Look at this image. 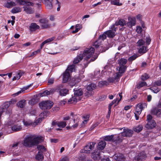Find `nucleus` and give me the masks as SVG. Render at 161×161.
Returning <instances> with one entry per match:
<instances>
[{
    "label": "nucleus",
    "instance_id": "obj_63",
    "mask_svg": "<svg viewBox=\"0 0 161 161\" xmlns=\"http://www.w3.org/2000/svg\"><path fill=\"white\" fill-rule=\"evenodd\" d=\"M54 79L53 78H50L49 79L48 81V83L49 85H51L53 83Z\"/></svg>",
    "mask_w": 161,
    "mask_h": 161
},
{
    "label": "nucleus",
    "instance_id": "obj_59",
    "mask_svg": "<svg viewBox=\"0 0 161 161\" xmlns=\"http://www.w3.org/2000/svg\"><path fill=\"white\" fill-rule=\"evenodd\" d=\"M99 123L97 122L93 124L90 128V130H93L97 126Z\"/></svg>",
    "mask_w": 161,
    "mask_h": 161
},
{
    "label": "nucleus",
    "instance_id": "obj_55",
    "mask_svg": "<svg viewBox=\"0 0 161 161\" xmlns=\"http://www.w3.org/2000/svg\"><path fill=\"white\" fill-rule=\"evenodd\" d=\"M138 56H138L137 54H134L133 56H130L128 58V60L130 61H132L135 59L136 58L138 57Z\"/></svg>",
    "mask_w": 161,
    "mask_h": 161
},
{
    "label": "nucleus",
    "instance_id": "obj_4",
    "mask_svg": "<svg viewBox=\"0 0 161 161\" xmlns=\"http://www.w3.org/2000/svg\"><path fill=\"white\" fill-rule=\"evenodd\" d=\"M110 29L111 30L106 31L105 33L108 37L112 38L116 35L115 32L118 29V27H115V25H113L111 26Z\"/></svg>",
    "mask_w": 161,
    "mask_h": 161
},
{
    "label": "nucleus",
    "instance_id": "obj_16",
    "mask_svg": "<svg viewBox=\"0 0 161 161\" xmlns=\"http://www.w3.org/2000/svg\"><path fill=\"white\" fill-rule=\"evenodd\" d=\"M33 136V139L34 145L39 143L40 142H42L43 140V137L42 136L35 137L34 136Z\"/></svg>",
    "mask_w": 161,
    "mask_h": 161
},
{
    "label": "nucleus",
    "instance_id": "obj_43",
    "mask_svg": "<svg viewBox=\"0 0 161 161\" xmlns=\"http://www.w3.org/2000/svg\"><path fill=\"white\" fill-rule=\"evenodd\" d=\"M127 68L126 66H121L119 68V73L120 74L124 73Z\"/></svg>",
    "mask_w": 161,
    "mask_h": 161
},
{
    "label": "nucleus",
    "instance_id": "obj_44",
    "mask_svg": "<svg viewBox=\"0 0 161 161\" xmlns=\"http://www.w3.org/2000/svg\"><path fill=\"white\" fill-rule=\"evenodd\" d=\"M110 3L112 5L116 6H121L122 5L121 3H119V0H111Z\"/></svg>",
    "mask_w": 161,
    "mask_h": 161
},
{
    "label": "nucleus",
    "instance_id": "obj_62",
    "mask_svg": "<svg viewBox=\"0 0 161 161\" xmlns=\"http://www.w3.org/2000/svg\"><path fill=\"white\" fill-rule=\"evenodd\" d=\"M74 121L75 124L72 125V127L74 128H76L78 126V123L79 122V120L76 119V120L75 119H74Z\"/></svg>",
    "mask_w": 161,
    "mask_h": 161
},
{
    "label": "nucleus",
    "instance_id": "obj_49",
    "mask_svg": "<svg viewBox=\"0 0 161 161\" xmlns=\"http://www.w3.org/2000/svg\"><path fill=\"white\" fill-rule=\"evenodd\" d=\"M46 5V8L48 9H51L52 8V2H49L48 3L46 2L44 3Z\"/></svg>",
    "mask_w": 161,
    "mask_h": 161
},
{
    "label": "nucleus",
    "instance_id": "obj_20",
    "mask_svg": "<svg viewBox=\"0 0 161 161\" xmlns=\"http://www.w3.org/2000/svg\"><path fill=\"white\" fill-rule=\"evenodd\" d=\"M151 113L152 114L156 115L158 117H161V109L153 108L151 110Z\"/></svg>",
    "mask_w": 161,
    "mask_h": 161
},
{
    "label": "nucleus",
    "instance_id": "obj_24",
    "mask_svg": "<svg viewBox=\"0 0 161 161\" xmlns=\"http://www.w3.org/2000/svg\"><path fill=\"white\" fill-rule=\"evenodd\" d=\"M39 26L35 23H32L30 26V30L31 31H33L39 29Z\"/></svg>",
    "mask_w": 161,
    "mask_h": 161
},
{
    "label": "nucleus",
    "instance_id": "obj_29",
    "mask_svg": "<svg viewBox=\"0 0 161 161\" xmlns=\"http://www.w3.org/2000/svg\"><path fill=\"white\" fill-rule=\"evenodd\" d=\"M136 45L137 47L145 45V39L142 38L139 39L136 42Z\"/></svg>",
    "mask_w": 161,
    "mask_h": 161
},
{
    "label": "nucleus",
    "instance_id": "obj_2",
    "mask_svg": "<svg viewBox=\"0 0 161 161\" xmlns=\"http://www.w3.org/2000/svg\"><path fill=\"white\" fill-rule=\"evenodd\" d=\"M53 105V103L51 101H44L39 103V106L41 108L44 110L50 109Z\"/></svg>",
    "mask_w": 161,
    "mask_h": 161
},
{
    "label": "nucleus",
    "instance_id": "obj_57",
    "mask_svg": "<svg viewBox=\"0 0 161 161\" xmlns=\"http://www.w3.org/2000/svg\"><path fill=\"white\" fill-rule=\"evenodd\" d=\"M118 100V99H114V100L108 106V109H111V107L114 104L116 103L117 101Z\"/></svg>",
    "mask_w": 161,
    "mask_h": 161
},
{
    "label": "nucleus",
    "instance_id": "obj_52",
    "mask_svg": "<svg viewBox=\"0 0 161 161\" xmlns=\"http://www.w3.org/2000/svg\"><path fill=\"white\" fill-rule=\"evenodd\" d=\"M107 35L105 33V32L102 35H100L98 37V39L100 40L103 41L104 39H106L107 37Z\"/></svg>",
    "mask_w": 161,
    "mask_h": 161
},
{
    "label": "nucleus",
    "instance_id": "obj_31",
    "mask_svg": "<svg viewBox=\"0 0 161 161\" xmlns=\"http://www.w3.org/2000/svg\"><path fill=\"white\" fill-rule=\"evenodd\" d=\"M127 60L124 58H121L118 60V64L122 66H125V64L127 63Z\"/></svg>",
    "mask_w": 161,
    "mask_h": 161
},
{
    "label": "nucleus",
    "instance_id": "obj_54",
    "mask_svg": "<svg viewBox=\"0 0 161 161\" xmlns=\"http://www.w3.org/2000/svg\"><path fill=\"white\" fill-rule=\"evenodd\" d=\"M108 83L107 81H101L99 82L98 85L100 87H102L103 86H107L108 85Z\"/></svg>",
    "mask_w": 161,
    "mask_h": 161
},
{
    "label": "nucleus",
    "instance_id": "obj_1",
    "mask_svg": "<svg viewBox=\"0 0 161 161\" xmlns=\"http://www.w3.org/2000/svg\"><path fill=\"white\" fill-rule=\"evenodd\" d=\"M95 50L92 47L87 48L84 50L82 55L84 57V59L87 60L93 56Z\"/></svg>",
    "mask_w": 161,
    "mask_h": 161
},
{
    "label": "nucleus",
    "instance_id": "obj_36",
    "mask_svg": "<svg viewBox=\"0 0 161 161\" xmlns=\"http://www.w3.org/2000/svg\"><path fill=\"white\" fill-rule=\"evenodd\" d=\"M21 10L22 9L20 7H15L11 10V12L13 14H16L21 12Z\"/></svg>",
    "mask_w": 161,
    "mask_h": 161
},
{
    "label": "nucleus",
    "instance_id": "obj_38",
    "mask_svg": "<svg viewBox=\"0 0 161 161\" xmlns=\"http://www.w3.org/2000/svg\"><path fill=\"white\" fill-rule=\"evenodd\" d=\"M96 86L95 84L93 83H91L89 84L87 87V90L89 91H92L95 89Z\"/></svg>",
    "mask_w": 161,
    "mask_h": 161
},
{
    "label": "nucleus",
    "instance_id": "obj_47",
    "mask_svg": "<svg viewBox=\"0 0 161 161\" xmlns=\"http://www.w3.org/2000/svg\"><path fill=\"white\" fill-rule=\"evenodd\" d=\"M38 149L39 150V152H45L46 151V148L43 146L39 145L37 147Z\"/></svg>",
    "mask_w": 161,
    "mask_h": 161
},
{
    "label": "nucleus",
    "instance_id": "obj_21",
    "mask_svg": "<svg viewBox=\"0 0 161 161\" xmlns=\"http://www.w3.org/2000/svg\"><path fill=\"white\" fill-rule=\"evenodd\" d=\"M156 125V123L155 121H151L147 122L146 127L148 129H152L154 128Z\"/></svg>",
    "mask_w": 161,
    "mask_h": 161
},
{
    "label": "nucleus",
    "instance_id": "obj_30",
    "mask_svg": "<svg viewBox=\"0 0 161 161\" xmlns=\"http://www.w3.org/2000/svg\"><path fill=\"white\" fill-rule=\"evenodd\" d=\"M83 57L81 55H80L78 56L74 59L73 63L74 64H76L78 63L83 58Z\"/></svg>",
    "mask_w": 161,
    "mask_h": 161
},
{
    "label": "nucleus",
    "instance_id": "obj_41",
    "mask_svg": "<svg viewBox=\"0 0 161 161\" xmlns=\"http://www.w3.org/2000/svg\"><path fill=\"white\" fill-rule=\"evenodd\" d=\"M53 92V91L51 90L49 91L46 90L44 91L41 94V96H45L50 95Z\"/></svg>",
    "mask_w": 161,
    "mask_h": 161
},
{
    "label": "nucleus",
    "instance_id": "obj_37",
    "mask_svg": "<svg viewBox=\"0 0 161 161\" xmlns=\"http://www.w3.org/2000/svg\"><path fill=\"white\" fill-rule=\"evenodd\" d=\"M25 104V100L23 99L18 102L17 103V106L21 108H23Z\"/></svg>",
    "mask_w": 161,
    "mask_h": 161
},
{
    "label": "nucleus",
    "instance_id": "obj_27",
    "mask_svg": "<svg viewBox=\"0 0 161 161\" xmlns=\"http://www.w3.org/2000/svg\"><path fill=\"white\" fill-rule=\"evenodd\" d=\"M69 76V73L67 71V70H66L63 74V82L64 83L66 82L68 80Z\"/></svg>",
    "mask_w": 161,
    "mask_h": 161
},
{
    "label": "nucleus",
    "instance_id": "obj_53",
    "mask_svg": "<svg viewBox=\"0 0 161 161\" xmlns=\"http://www.w3.org/2000/svg\"><path fill=\"white\" fill-rule=\"evenodd\" d=\"M75 29L74 31H72V33L73 34L77 32L80 29V24H77L75 26Z\"/></svg>",
    "mask_w": 161,
    "mask_h": 161
},
{
    "label": "nucleus",
    "instance_id": "obj_22",
    "mask_svg": "<svg viewBox=\"0 0 161 161\" xmlns=\"http://www.w3.org/2000/svg\"><path fill=\"white\" fill-rule=\"evenodd\" d=\"M12 130L16 132L19 131L22 129V127L19 124H15L11 126Z\"/></svg>",
    "mask_w": 161,
    "mask_h": 161
},
{
    "label": "nucleus",
    "instance_id": "obj_14",
    "mask_svg": "<svg viewBox=\"0 0 161 161\" xmlns=\"http://www.w3.org/2000/svg\"><path fill=\"white\" fill-rule=\"evenodd\" d=\"M101 42L102 41L101 40H100L98 39L97 41L94 42L93 45L95 46L96 48H98V47L99 48H101L99 52L101 53L104 52L107 49L102 48V47L100 46L101 45Z\"/></svg>",
    "mask_w": 161,
    "mask_h": 161
},
{
    "label": "nucleus",
    "instance_id": "obj_18",
    "mask_svg": "<svg viewBox=\"0 0 161 161\" xmlns=\"http://www.w3.org/2000/svg\"><path fill=\"white\" fill-rule=\"evenodd\" d=\"M138 53H139L143 54L146 53L148 50L147 45H144L139 47Z\"/></svg>",
    "mask_w": 161,
    "mask_h": 161
},
{
    "label": "nucleus",
    "instance_id": "obj_12",
    "mask_svg": "<svg viewBox=\"0 0 161 161\" xmlns=\"http://www.w3.org/2000/svg\"><path fill=\"white\" fill-rule=\"evenodd\" d=\"M146 157V154L144 152H142L135 157V159L137 161H142L145 159Z\"/></svg>",
    "mask_w": 161,
    "mask_h": 161
},
{
    "label": "nucleus",
    "instance_id": "obj_26",
    "mask_svg": "<svg viewBox=\"0 0 161 161\" xmlns=\"http://www.w3.org/2000/svg\"><path fill=\"white\" fill-rule=\"evenodd\" d=\"M16 5V4L15 2L13 1H8L6 3H4V6L5 7L9 8H11L13 7Z\"/></svg>",
    "mask_w": 161,
    "mask_h": 161
},
{
    "label": "nucleus",
    "instance_id": "obj_51",
    "mask_svg": "<svg viewBox=\"0 0 161 161\" xmlns=\"http://www.w3.org/2000/svg\"><path fill=\"white\" fill-rule=\"evenodd\" d=\"M147 85V84L146 82H144V81H143V82H142L140 83H139V84H138V85L137 86V88L138 89H139L141 88L144 86H146Z\"/></svg>",
    "mask_w": 161,
    "mask_h": 161
},
{
    "label": "nucleus",
    "instance_id": "obj_8",
    "mask_svg": "<svg viewBox=\"0 0 161 161\" xmlns=\"http://www.w3.org/2000/svg\"><path fill=\"white\" fill-rule=\"evenodd\" d=\"M33 136H31L26 137L24 141V145L25 146L30 147L33 145Z\"/></svg>",
    "mask_w": 161,
    "mask_h": 161
},
{
    "label": "nucleus",
    "instance_id": "obj_64",
    "mask_svg": "<svg viewBox=\"0 0 161 161\" xmlns=\"http://www.w3.org/2000/svg\"><path fill=\"white\" fill-rule=\"evenodd\" d=\"M98 56V54H97V53H96L95 55H94V57L92 58L90 60V62H92L95 60L97 58Z\"/></svg>",
    "mask_w": 161,
    "mask_h": 161
},
{
    "label": "nucleus",
    "instance_id": "obj_15",
    "mask_svg": "<svg viewBox=\"0 0 161 161\" xmlns=\"http://www.w3.org/2000/svg\"><path fill=\"white\" fill-rule=\"evenodd\" d=\"M113 157L114 159L118 161H123L125 159L124 155L120 153L116 154Z\"/></svg>",
    "mask_w": 161,
    "mask_h": 161
},
{
    "label": "nucleus",
    "instance_id": "obj_6",
    "mask_svg": "<svg viewBox=\"0 0 161 161\" xmlns=\"http://www.w3.org/2000/svg\"><path fill=\"white\" fill-rule=\"evenodd\" d=\"M122 137H130L132 136L133 131L127 127H124L123 131L121 133Z\"/></svg>",
    "mask_w": 161,
    "mask_h": 161
},
{
    "label": "nucleus",
    "instance_id": "obj_60",
    "mask_svg": "<svg viewBox=\"0 0 161 161\" xmlns=\"http://www.w3.org/2000/svg\"><path fill=\"white\" fill-rule=\"evenodd\" d=\"M40 50L38 49L37 50L33 52L32 53H31V55L30 56V57H31L32 56H35L38 53H40Z\"/></svg>",
    "mask_w": 161,
    "mask_h": 161
},
{
    "label": "nucleus",
    "instance_id": "obj_45",
    "mask_svg": "<svg viewBox=\"0 0 161 161\" xmlns=\"http://www.w3.org/2000/svg\"><path fill=\"white\" fill-rule=\"evenodd\" d=\"M36 159L38 160H42L43 159V156L42 152H39L36 157Z\"/></svg>",
    "mask_w": 161,
    "mask_h": 161
},
{
    "label": "nucleus",
    "instance_id": "obj_58",
    "mask_svg": "<svg viewBox=\"0 0 161 161\" xmlns=\"http://www.w3.org/2000/svg\"><path fill=\"white\" fill-rule=\"evenodd\" d=\"M142 28L140 26H137L136 30V32L138 33H141L142 32Z\"/></svg>",
    "mask_w": 161,
    "mask_h": 161
},
{
    "label": "nucleus",
    "instance_id": "obj_23",
    "mask_svg": "<svg viewBox=\"0 0 161 161\" xmlns=\"http://www.w3.org/2000/svg\"><path fill=\"white\" fill-rule=\"evenodd\" d=\"M106 144V143L105 141H100L98 144L97 150L99 151L103 150L105 148Z\"/></svg>",
    "mask_w": 161,
    "mask_h": 161
},
{
    "label": "nucleus",
    "instance_id": "obj_35",
    "mask_svg": "<svg viewBox=\"0 0 161 161\" xmlns=\"http://www.w3.org/2000/svg\"><path fill=\"white\" fill-rule=\"evenodd\" d=\"M80 100V98H78L77 97H75V95L74 97H72L69 99L68 101V102L70 103H76L78 100Z\"/></svg>",
    "mask_w": 161,
    "mask_h": 161
},
{
    "label": "nucleus",
    "instance_id": "obj_50",
    "mask_svg": "<svg viewBox=\"0 0 161 161\" xmlns=\"http://www.w3.org/2000/svg\"><path fill=\"white\" fill-rule=\"evenodd\" d=\"M11 103L10 102H7L4 103L3 104V109H7L8 108L10 105Z\"/></svg>",
    "mask_w": 161,
    "mask_h": 161
},
{
    "label": "nucleus",
    "instance_id": "obj_34",
    "mask_svg": "<svg viewBox=\"0 0 161 161\" xmlns=\"http://www.w3.org/2000/svg\"><path fill=\"white\" fill-rule=\"evenodd\" d=\"M17 2L20 5H24L25 4H28V5H33V3L28 1L27 0H17Z\"/></svg>",
    "mask_w": 161,
    "mask_h": 161
},
{
    "label": "nucleus",
    "instance_id": "obj_7",
    "mask_svg": "<svg viewBox=\"0 0 161 161\" xmlns=\"http://www.w3.org/2000/svg\"><path fill=\"white\" fill-rule=\"evenodd\" d=\"M146 107L147 104L146 103H139L136 106V111L134 113H136V114H140L142 110Z\"/></svg>",
    "mask_w": 161,
    "mask_h": 161
},
{
    "label": "nucleus",
    "instance_id": "obj_28",
    "mask_svg": "<svg viewBox=\"0 0 161 161\" xmlns=\"http://www.w3.org/2000/svg\"><path fill=\"white\" fill-rule=\"evenodd\" d=\"M24 73V72L22 71L21 70H19L17 73L16 74V75L13 77V80H18L20 79Z\"/></svg>",
    "mask_w": 161,
    "mask_h": 161
},
{
    "label": "nucleus",
    "instance_id": "obj_25",
    "mask_svg": "<svg viewBox=\"0 0 161 161\" xmlns=\"http://www.w3.org/2000/svg\"><path fill=\"white\" fill-rule=\"evenodd\" d=\"M115 25L117 26L118 25H120L121 26H124L126 25V21L123 19H120L118 21H116L115 24Z\"/></svg>",
    "mask_w": 161,
    "mask_h": 161
},
{
    "label": "nucleus",
    "instance_id": "obj_42",
    "mask_svg": "<svg viewBox=\"0 0 161 161\" xmlns=\"http://www.w3.org/2000/svg\"><path fill=\"white\" fill-rule=\"evenodd\" d=\"M113 135L110 136H107L104 137V139L106 141H113Z\"/></svg>",
    "mask_w": 161,
    "mask_h": 161
},
{
    "label": "nucleus",
    "instance_id": "obj_40",
    "mask_svg": "<svg viewBox=\"0 0 161 161\" xmlns=\"http://www.w3.org/2000/svg\"><path fill=\"white\" fill-rule=\"evenodd\" d=\"M143 129V126L142 125H139L133 128V130L136 132L138 133L140 132Z\"/></svg>",
    "mask_w": 161,
    "mask_h": 161
},
{
    "label": "nucleus",
    "instance_id": "obj_32",
    "mask_svg": "<svg viewBox=\"0 0 161 161\" xmlns=\"http://www.w3.org/2000/svg\"><path fill=\"white\" fill-rule=\"evenodd\" d=\"M54 37H53L50 38H48L44 41L40 45V49H41L42 48L43 46L45 44L52 41L54 40Z\"/></svg>",
    "mask_w": 161,
    "mask_h": 161
},
{
    "label": "nucleus",
    "instance_id": "obj_56",
    "mask_svg": "<svg viewBox=\"0 0 161 161\" xmlns=\"http://www.w3.org/2000/svg\"><path fill=\"white\" fill-rule=\"evenodd\" d=\"M149 77L148 75L147 74H145L143 75H142L141 76V79L142 80H146Z\"/></svg>",
    "mask_w": 161,
    "mask_h": 161
},
{
    "label": "nucleus",
    "instance_id": "obj_11",
    "mask_svg": "<svg viewBox=\"0 0 161 161\" xmlns=\"http://www.w3.org/2000/svg\"><path fill=\"white\" fill-rule=\"evenodd\" d=\"M57 87V89L59 91V94L61 96H64L68 93V90L66 89H62L63 87L62 85H59Z\"/></svg>",
    "mask_w": 161,
    "mask_h": 161
},
{
    "label": "nucleus",
    "instance_id": "obj_3",
    "mask_svg": "<svg viewBox=\"0 0 161 161\" xmlns=\"http://www.w3.org/2000/svg\"><path fill=\"white\" fill-rule=\"evenodd\" d=\"M95 142H92L88 143L84 148L80 150V152L85 153H90L94 148Z\"/></svg>",
    "mask_w": 161,
    "mask_h": 161
},
{
    "label": "nucleus",
    "instance_id": "obj_39",
    "mask_svg": "<svg viewBox=\"0 0 161 161\" xmlns=\"http://www.w3.org/2000/svg\"><path fill=\"white\" fill-rule=\"evenodd\" d=\"M56 124L58 127L62 128L64 127L67 125L66 122L63 121L57 122Z\"/></svg>",
    "mask_w": 161,
    "mask_h": 161
},
{
    "label": "nucleus",
    "instance_id": "obj_19",
    "mask_svg": "<svg viewBox=\"0 0 161 161\" xmlns=\"http://www.w3.org/2000/svg\"><path fill=\"white\" fill-rule=\"evenodd\" d=\"M74 90L75 96L77 97L78 98H80V96H81L83 95V91L81 88H75Z\"/></svg>",
    "mask_w": 161,
    "mask_h": 161
},
{
    "label": "nucleus",
    "instance_id": "obj_33",
    "mask_svg": "<svg viewBox=\"0 0 161 161\" xmlns=\"http://www.w3.org/2000/svg\"><path fill=\"white\" fill-rule=\"evenodd\" d=\"M33 85V83H31L30 84V85L27 86H26L24 87L21 90L18 92L15 93V95L17 96L19 95L20 93L21 92H24L25 90H27L31 86Z\"/></svg>",
    "mask_w": 161,
    "mask_h": 161
},
{
    "label": "nucleus",
    "instance_id": "obj_9",
    "mask_svg": "<svg viewBox=\"0 0 161 161\" xmlns=\"http://www.w3.org/2000/svg\"><path fill=\"white\" fill-rule=\"evenodd\" d=\"M41 27L43 29L49 28L50 26V25L49 23V21L46 19H40L39 21Z\"/></svg>",
    "mask_w": 161,
    "mask_h": 161
},
{
    "label": "nucleus",
    "instance_id": "obj_17",
    "mask_svg": "<svg viewBox=\"0 0 161 161\" xmlns=\"http://www.w3.org/2000/svg\"><path fill=\"white\" fill-rule=\"evenodd\" d=\"M30 5L33 6V5H31L27 4L24 7V11L26 13L29 14H31L34 12V10L31 8Z\"/></svg>",
    "mask_w": 161,
    "mask_h": 161
},
{
    "label": "nucleus",
    "instance_id": "obj_48",
    "mask_svg": "<svg viewBox=\"0 0 161 161\" xmlns=\"http://www.w3.org/2000/svg\"><path fill=\"white\" fill-rule=\"evenodd\" d=\"M75 65L74 64H72L69 66L66 70L72 72L75 70Z\"/></svg>",
    "mask_w": 161,
    "mask_h": 161
},
{
    "label": "nucleus",
    "instance_id": "obj_46",
    "mask_svg": "<svg viewBox=\"0 0 161 161\" xmlns=\"http://www.w3.org/2000/svg\"><path fill=\"white\" fill-rule=\"evenodd\" d=\"M49 114V112L48 111H44L40 115V116L42 118H44L48 116Z\"/></svg>",
    "mask_w": 161,
    "mask_h": 161
},
{
    "label": "nucleus",
    "instance_id": "obj_5",
    "mask_svg": "<svg viewBox=\"0 0 161 161\" xmlns=\"http://www.w3.org/2000/svg\"><path fill=\"white\" fill-rule=\"evenodd\" d=\"M103 153L102 151L97 149L95 150L92 153V157L94 160H99L103 156H104Z\"/></svg>",
    "mask_w": 161,
    "mask_h": 161
},
{
    "label": "nucleus",
    "instance_id": "obj_61",
    "mask_svg": "<svg viewBox=\"0 0 161 161\" xmlns=\"http://www.w3.org/2000/svg\"><path fill=\"white\" fill-rule=\"evenodd\" d=\"M147 122L151 121H154L152 119V116L151 115H148L147 116Z\"/></svg>",
    "mask_w": 161,
    "mask_h": 161
},
{
    "label": "nucleus",
    "instance_id": "obj_10",
    "mask_svg": "<svg viewBox=\"0 0 161 161\" xmlns=\"http://www.w3.org/2000/svg\"><path fill=\"white\" fill-rule=\"evenodd\" d=\"M128 22L126 23V25L130 28L136 25V19L134 17H128Z\"/></svg>",
    "mask_w": 161,
    "mask_h": 161
},
{
    "label": "nucleus",
    "instance_id": "obj_13",
    "mask_svg": "<svg viewBox=\"0 0 161 161\" xmlns=\"http://www.w3.org/2000/svg\"><path fill=\"white\" fill-rule=\"evenodd\" d=\"M113 142L116 144L119 143L121 142L123 139V137L119 135H113Z\"/></svg>",
    "mask_w": 161,
    "mask_h": 161
}]
</instances>
